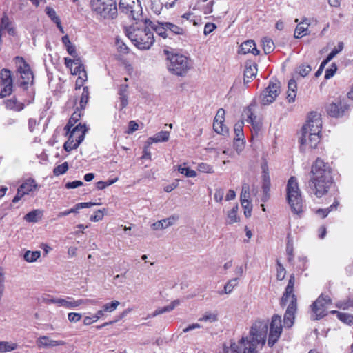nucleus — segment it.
<instances>
[{
	"instance_id": "b1692460",
	"label": "nucleus",
	"mask_w": 353,
	"mask_h": 353,
	"mask_svg": "<svg viewBox=\"0 0 353 353\" xmlns=\"http://www.w3.org/2000/svg\"><path fill=\"white\" fill-rule=\"evenodd\" d=\"M288 95L287 100L289 103H293L295 101L296 96L297 84L294 79H290L288 84Z\"/></svg>"
},
{
	"instance_id": "72a5a7b5",
	"label": "nucleus",
	"mask_w": 353,
	"mask_h": 353,
	"mask_svg": "<svg viewBox=\"0 0 353 353\" xmlns=\"http://www.w3.org/2000/svg\"><path fill=\"white\" fill-rule=\"evenodd\" d=\"M179 300H174L169 305H167V306H165L162 308H160V309H157L156 310L153 314H152V316H156L157 315H159V314H163L165 312H170L172 311V310H174V308L177 306L178 305H179Z\"/></svg>"
},
{
	"instance_id": "39448f33",
	"label": "nucleus",
	"mask_w": 353,
	"mask_h": 353,
	"mask_svg": "<svg viewBox=\"0 0 353 353\" xmlns=\"http://www.w3.org/2000/svg\"><path fill=\"white\" fill-rule=\"evenodd\" d=\"M90 7L103 19H114L117 16L116 0H91Z\"/></svg>"
},
{
	"instance_id": "6ab92c4d",
	"label": "nucleus",
	"mask_w": 353,
	"mask_h": 353,
	"mask_svg": "<svg viewBox=\"0 0 353 353\" xmlns=\"http://www.w3.org/2000/svg\"><path fill=\"white\" fill-rule=\"evenodd\" d=\"M6 108L14 112H20L24 108V104L17 100L16 97L3 101Z\"/></svg>"
},
{
	"instance_id": "0e129e2a",
	"label": "nucleus",
	"mask_w": 353,
	"mask_h": 353,
	"mask_svg": "<svg viewBox=\"0 0 353 353\" xmlns=\"http://www.w3.org/2000/svg\"><path fill=\"white\" fill-rule=\"evenodd\" d=\"M336 70H337V66H336V63H332L330 68H327L325 70V79H329L332 78L334 75Z\"/></svg>"
},
{
	"instance_id": "c85d7f7f",
	"label": "nucleus",
	"mask_w": 353,
	"mask_h": 353,
	"mask_svg": "<svg viewBox=\"0 0 353 353\" xmlns=\"http://www.w3.org/2000/svg\"><path fill=\"white\" fill-rule=\"evenodd\" d=\"M320 133L307 132V142L303 146L308 144L310 148H315L320 142Z\"/></svg>"
},
{
	"instance_id": "774afa93",
	"label": "nucleus",
	"mask_w": 353,
	"mask_h": 353,
	"mask_svg": "<svg viewBox=\"0 0 353 353\" xmlns=\"http://www.w3.org/2000/svg\"><path fill=\"white\" fill-rule=\"evenodd\" d=\"M81 314L77 312H70L68 315V320L71 323L79 322L81 320Z\"/></svg>"
},
{
	"instance_id": "ea45409f",
	"label": "nucleus",
	"mask_w": 353,
	"mask_h": 353,
	"mask_svg": "<svg viewBox=\"0 0 353 353\" xmlns=\"http://www.w3.org/2000/svg\"><path fill=\"white\" fill-rule=\"evenodd\" d=\"M41 212L39 210H33L26 214L24 219L28 222H37L41 218Z\"/></svg>"
},
{
	"instance_id": "4be33fe9",
	"label": "nucleus",
	"mask_w": 353,
	"mask_h": 353,
	"mask_svg": "<svg viewBox=\"0 0 353 353\" xmlns=\"http://www.w3.org/2000/svg\"><path fill=\"white\" fill-rule=\"evenodd\" d=\"M46 14L54 23L61 33H64L60 17L57 14L56 11L50 7H46Z\"/></svg>"
},
{
	"instance_id": "bb28decb",
	"label": "nucleus",
	"mask_w": 353,
	"mask_h": 353,
	"mask_svg": "<svg viewBox=\"0 0 353 353\" xmlns=\"http://www.w3.org/2000/svg\"><path fill=\"white\" fill-rule=\"evenodd\" d=\"M239 210V206L237 204H236L232 210L228 212L227 214V220L226 223L231 225L234 223L239 222L240 221L239 216L237 215V212Z\"/></svg>"
},
{
	"instance_id": "4468645a",
	"label": "nucleus",
	"mask_w": 353,
	"mask_h": 353,
	"mask_svg": "<svg viewBox=\"0 0 353 353\" xmlns=\"http://www.w3.org/2000/svg\"><path fill=\"white\" fill-rule=\"evenodd\" d=\"M21 61L23 65H20L18 68V71L21 74V81L19 83V85L21 88L24 90L27 89V85L30 82H32L33 80V74L28 64L24 62L23 59L21 58Z\"/></svg>"
},
{
	"instance_id": "a878e982",
	"label": "nucleus",
	"mask_w": 353,
	"mask_h": 353,
	"mask_svg": "<svg viewBox=\"0 0 353 353\" xmlns=\"http://www.w3.org/2000/svg\"><path fill=\"white\" fill-rule=\"evenodd\" d=\"M175 219L170 217L163 220L158 221L152 225V228L154 230H162L172 225Z\"/></svg>"
},
{
	"instance_id": "9d476101",
	"label": "nucleus",
	"mask_w": 353,
	"mask_h": 353,
	"mask_svg": "<svg viewBox=\"0 0 353 353\" xmlns=\"http://www.w3.org/2000/svg\"><path fill=\"white\" fill-rule=\"evenodd\" d=\"M281 316L274 314L270 324V332L268 335V345L272 347L279 340L283 331Z\"/></svg>"
},
{
	"instance_id": "c756f323",
	"label": "nucleus",
	"mask_w": 353,
	"mask_h": 353,
	"mask_svg": "<svg viewBox=\"0 0 353 353\" xmlns=\"http://www.w3.org/2000/svg\"><path fill=\"white\" fill-rule=\"evenodd\" d=\"M248 119L246 121L249 123H250L253 127V128L258 131L260 130L261 125L259 123H257L255 120L256 119V117L254 114V113L252 111V109L250 107H248V109L245 111Z\"/></svg>"
},
{
	"instance_id": "aec40b11",
	"label": "nucleus",
	"mask_w": 353,
	"mask_h": 353,
	"mask_svg": "<svg viewBox=\"0 0 353 353\" xmlns=\"http://www.w3.org/2000/svg\"><path fill=\"white\" fill-rule=\"evenodd\" d=\"M88 130V129L87 128L85 124H82L80 123L75 127L72 128L68 133L66 132V135H68L73 139L74 137H76V140L79 139V137L82 135L84 139Z\"/></svg>"
},
{
	"instance_id": "4d7b16f0",
	"label": "nucleus",
	"mask_w": 353,
	"mask_h": 353,
	"mask_svg": "<svg viewBox=\"0 0 353 353\" xmlns=\"http://www.w3.org/2000/svg\"><path fill=\"white\" fill-rule=\"evenodd\" d=\"M217 315L215 314L206 312L202 317L199 319L200 321H210L211 323L217 321Z\"/></svg>"
},
{
	"instance_id": "8fccbe9b",
	"label": "nucleus",
	"mask_w": 353,
	"mask_h": 353,
	"mask_svg": "<svg viewBox=\"0 0 353 353\" xmlns=\"http://www.w3.org/2000/svg\"><path fill=\"white\" fill-rule=\"evenodd\" d=\"M117 180H118V178H115L114 179L108 180L107 181H99L96 184L97 189L99 190H103L105 188H107L108 186L111 185L113 183H114Z\"/></svg>"
},
{
	"instance_id": "de8ad7c7",
	"label": "nucleus",
	"mask_w": 353,
	"mask_h": 353,
	"mask_svg": "<svg viewBox=\"0 0 353 353\" xmlns=\"http://www.w3.org/2000/svg\"><path fill=\"white\" fill-rule=\"evenodd\" d=\"M68 170V163L67 162H64L62 164L55 167L53 170V173L55 176H59L65 173Z\"/></svg>"
},
{
	"instance_id": "423d86ee",
	"label": "nucleus",
	"mask_w": 353,
	"mask_h": 353,
	"mask_svg": "<svg viewBox=\"0 0 353 353\" xmlns=\"http://www.w3.org/2000/svg\"><path fill=\"white\" fill-rule=\"evenodd\" d=\"M322 121L321 114L317 112H311L307 120V123L302 128V136L299 139L301 150H303V145L307 142V132L321 133Z\"/></svg>"
},
{
	"instance_id": "37998d69",
	"label": "nucleus",
	"mask_w": 353,
	"mask_h": 353,
	"mask_svg": "<svg viewBox=\"0 0 353 353\" xmlns=\"http://www.w3.org/2000/svg\"><path fill=\"white\" fill-rule=\"evenodd\" d=\"M224 122H216L213 123V129L214 130L220 134H225L228 132V130L227 127L223 124Z\"/></svg>"
},
{
	"instance_id": "4c0bfd02",
	"label": "nucleus",
	"mask_w": 353,
	"mask_h": 353,
	"mask_svg": "<svg viewBox=\"0 0 353 353\" xmlns=\"http://www.w3.org/2000/svg\"><path fill=\"white\" fill-rule=\"evenodd\" d=\"M243 125L244 123L243 121H239L234 125V130L236 135L235 139H236L237 141L242 139V138L244 137Z\"/></svg>"
},
{
	"instance_id": "49530a36",
	"label": "nucleus",
	"mask_w": 353,
	"mask_h": 353,
	"mask_svg": "<svg viewBox=\"0 0 353 353\" xmlns=\"http://www.w3.org/2000/svg\"><path fill=\"white\" fill-rule=\"evenodd\" d=\"M253 47H254V41H252V40L246 41L241 45L240 51L241 52L242 54H247V53H250V52H252L251 49Z\"/></svg>"
},
{
	"instance_id": "c9c22d12",
	"label": "nucleus",
	"mask_w": 353,
	"mask_h": 353,
	"mask_svg": "<svg viewBox=\"0 0 353 353\" xmlns=\"http://www.w3.org/2000/svg\"><path fill=\"white\" fill-rule=\"evenodd\" d=\"M41 256L40 251H26L23 254V259L28 263L35 262Z\"/></svg>"
},
{
	"instance_id": "603ef678",
	"label": "nucleus",
	"mask_w": 353,
	"mask_h": 353,
	"mask_svg": "<svg viewBox=\"0 0 353 353\" xmlns=\"http://www.w3.org/2000/svg\"><path fill=\"white\" fill-rule=\"evenodd\" d=\"M307 30V27L305 28L304 26H301L300 24H299L294 31V37L296 39L301 38L303 35L307 34V32H305Z\"/></svg>"
},
{
	"instance_id": "f3484780",
	"label": "nucleus",
	"mask_w": 353,
	"mask_h": 353,
	"mask_svg": "<svg viewBox=\"0 0 353 353\" xmlns=\"http://www.w3.org/2000/svg\"><path fill=\"white\" fill-rule=\"evenodd\" d=\"M177 0H151L152 9L156 13H159L163 7L172 8Z\"/></svg>"
},
{
	"instance_id": "6e6552de",
	"label": "nucleus",
	"mask_w": 353,
	"mask_h": 353,
	"mask_svg": "<svg viewBox=\"0 0 353 353\" xmlns=\"http://www.w3.org/2000/svg\"><path fill=\"white\" fill-rule=\"evenodd\" d=\"M119 9L134 21H139L141 17L142 7L139 0H120Z\"/></svg>"
},
{
	"instance_id": "393cba45",
	"label": "nucleus",
	"mask_w": 353,
	"mask_h": 353,
	"mask_svg": "<svg viewBox=\"0 0 353 353\" xmlns=\"http://www.w3.org/2000/svg\"><path fill=\"white\" fill-rule=\"evenodd\" d=\"M83 141V137L82 135H81L80 137H79V139L74 140L73 138L68 136V141H65V143L63 145L64 150L66 152H70L71 150L76 149L78 148V146L80 145V143Z\"/></svg>"
},
{
	"instance_id": "9b49d317",
	"label": "nucleus",
	"mask_w": 353,
	"mask_h": 353,
	"mask_svg": "<svg viewBox=\"0 0 353 353\" xmlns=\"http://www.w3.org/2000/svg\"><path fill=\"white\" fill-rule=\"evenodd\" d=\"M13 88V81L10 71L3 68L0 72V99L11 94Z\"/></svg>"
},
{
	"instance_id": "2eb2a0df",
	"label": "nucleus",
	"mask_w": 353,
	"mask_h": 353,
	"mask_svg": "<svg viewBox=\"0 0 353 353\" xmlns=\"http://www.w3.org/2000/svg\"><path fill=\"white\" fill-rule=\"evenodd\" d=\"M295 283V276L294 274H292L290 276V279L288 283V285L285 289V292L283 294L281 297L280 305L282 307H284L286 305L289 299H292V296L295 295L294 294V286Z\"/></svg>"
},
{
	"instance_id": "052dcab7",
	"label": "nucleus",
	"mask_w": 353,
	"mask_h": 353,
	"mask_svg": "<svg viewBox=\"0 0 353 353\" xmlns=\"http://www.w3.org/2000/svg\"><path fill=\"white\" fill-rule=\"evenodd\" d=\"M65 344L63 341H55L52 340L50 338L46 336V347H55L58 345H63Z\"/></svg>"
},
{
	"instance_id": "f704fd0d",
	"label": "nucleus",
	"mask_w": 353,
	"mask_h": 353,
	"mask_svg": "<svg viewBox=\"0 0 353 353\" xmlns=\"http://www.w3.org/2000/svg\"><path fill=\"white\" fill-rule=\"evenodd\" d=\"M169 132L161 131L160 132L157 133L154 137H150L149 140H151L152 142L154 143L165 142L169 140Z\"/></svg>"
},
{
	"instance_id": "dca6fc26",
	"label": "nucleus",
	"mask_w": 353,
	"mask_h": 353,
	"mask_svg": "<svg viewBox=\"0 0 353 353\" xmlns=\"http://www.w3.org/2000/svg\"><path fill=\"white\" fill-rule=\"evenodd\" d=\"M347 108V105L340 101L330 104L327 108V112L332 117H339L343 115Z\"/></svg>"
},
{
	"instance_id": "338daca9",
	"label": "nucleus",
	"mask_w": 353,
	"mask_h": 353,
	"mask_svg": "<svg viewBox=\"0 0 353 353\" xmlns=\"http://www.w3.org/2000/svg\"><path fill=\"white\" fill-rule=\"evenodd\" d=\"M103 216V212L101 210H98L94 212V214L90 216V219L91 221L97 222L102 220Z\"/></svg>"
},
{
	"instance_id": "f03ea898",
	"label": "nucleus",
	"mask_w": 353,
	"mask_h": 353,
	"mask_svg": "<svg viewBox=\"0 0 353 353\" xmlns=\"http://www.w3.org/2000/svg\"><path fill=\"white\" fill-rule=\"evenodd\" d=\"M268 330V321H256L251 327L249 336H243L239 340L243 353H260L259 350L266 343Z\"/></svg>"
},
{
	"instance_id": "1a4fd4ad",
	"label": "nucleus",
	"mask_w": 353,
	"mask_h": 353,
	"mask_svg": "<svg viewBox=\"0 0 353 353\" xmlns=\"http://www.w3.org/2000/svg\"><path fill=\"white\" fill-rule=\"evenodd\" d=\"M331 304V298L328 295L321 294L310 305L312 319L313 320H320L327 316V306Z\"/></svg>"
},
{
	"instance_id": "0eeeda50",
	"label": "nucleus",
	"mask_w": 353,
	"mask_h": 353,
	"mask_svg": "<svg viewBox=\"0 0 353 353\" xmlns=\"http://www.w3.org/2000/svg\"><path fill=\"white\" fill-rule=\"evenodd\" d=\"M168 59L170 61L168 66L169 70L177 76L185 75L192 68L191 60L183 54H172Z\"/></svg>"
},
{
	"instance_id": "5fc2aeb1",
	"label": "nucleus",
	"mask_w": 353,
	"mask_h": 353,
	"mask_svg": "<svg viewBox=\"0 0 353 353\" xmlns=\"http://www.w3.org/2000/svg\"><path fill=\"white\" fill-rule=\"evenodd\" d=\"M116 46L119 52L123 54H128L129 52L128 47L119 39H116Z\"/></svg>"
},
{
	"instance_id": "5701e85b",
	"label": "nucleus",
	"mask_w": 353,
	"mask_h": 353,
	"mask_svg": "<svg viewBox=\"0 0 353 353\" xmlns=\"http://www.w3.org/2000/svg\"><path fill=\"white\" fill-rule=\"evenodd\" d=\"M93 302L90 299H78L74 300L71 297H67L64 307L68 309L75 308L82 304H89Z\"/></svg>"
},
{
	"instance_id": "cd10ccee",
	"label": "nucleus",
	"mask_w": 353,
	"mask_h": 353,
	"mask_svg": "<svg viewBox=\"0 0 353 353\" xmlns=\"http://www.w3.org/2000/svg\"><path fill=\"white\" fill-rule=\"evenodd\" d=\"M163 26H165V30L168 32L176 35H184L185 34V30L183 28L170 22L162 23Z\"/></svg>"
},
{
	"instance_id": "e433bc0d",
	"label": "nucleus",
	"mask_w": 353,
	"mask_h": 353,
	"mask_svg": "<svg viewBox=\"0 0 353 353\" xmlns=\"http://www.w3.org/2000/svg\"><path fill=\"white\" fill-rule=\"evenodd\" d=\"M238 285V278H234L229 280L224 286L223 290L220 292V294H230L235 286Z\"/></svg>"
},
{
	"instance_id": "680f3d73",
	"label": "nucleus",
	"mask_w": 353,
	"mask_h": 353,
	"mask_svg": "<svg viewBox=\"0 0 353 353\" xmlns=\"http://www.w3.org/2000/svg\"><path fill=\"white\" fill-rule=\"evenodd\" d=\"M250 195L249 186L247 184H244L242 187V191L240 196L241 201H249L248 199Z\"/></svg>"
},
{
	"instance_id": "c03bdc74",
	"label": "nucleus",
	"mask_w": 353,
	"mask_h": 353,
	"mask_svg": "<svg viewBox=\"0 0 353 353\" xmlns=\"http://www.w3.org/2000/svg\"><path fill=\"white\" fill-rule=\"evenodd\" d=\"M89 99V90L87 86L83 87V92L81 96L80 99V108L81 110H83L85 108V105Z\"/></svg>"
},
{
	"instance_id": "7c9ffc66",
	"label": "nucleus",
	"mask_w": 353,
	"mask_h": 353,
	"mask_svg": "<svg viewBox=\"0 0 353 353\" xmlns=\"http://www.w3.org/2000/svg\"><path fill=\"white\" fill-rule=\"evenodd\" d=\"M261 43L265 54H268L274 50V43L272 39L269 37H263L261 39Z\"/></svg>"
},
{
	"instance_id": "58836bf2",
	"label": "nucleus",
	"mask_w": 353,
	"mask_h": 353,
	"mask_svg": "<svg viewBox=\"0 0 353 353\" xmlns=\"http://www.w3.org/2000/svg\"><path fill=\"white\" fill-rule=\"evenodd\" d=\"M17 344L8 341H0V352H8L16 350Z\"/></svg>"
},
{
	"instance_id": "7ed1b4c3",
	"label": "nucleus",
	"mask_w": 353,
	"mask_h": 353,
	"mask_svg": "<svg viewBox=\"0 0 353 353\" xmlns=\"http://www.w3.org/2000/svg\"><path fill=\"white\" fill-rule=\"evenodd\" d=\"M126 35L140 50H148L154 42L153 32L150 29H141L132 26L126 30Z\"/></svg>"
},
{
	"instance_id": "bf43d9fd",
	"label": "nucleus",
	"mask_w": 353,
	"mask_h": 353,
	"mask_svg": "<svg viewBox=\"0 0 353 353\" xmlns=\"http://www.w3.org/2000/svg\"><path fill=\"white\" fill-rule=\"evenodd\" d=\"M119 305V302L118 301H113L111 303H106L103 305V311L111 312L116 310L117 306Z\"/></svg>"
},
{
	"instance_id": "a19ab883",
	"label": "nucleus",
	"mask_w": 353,
	"mask_h": 353,
	"mask_svg": "<svg viewBox=\"0 0 353 353\" xmlns=\"http://www.w3.org/2000/svg\"><path fill=\"white\" fill-rule=\"evenodd\" d=\"M270 185L271 183H262V196L261 201L267 202L270 198Z\"/></svg>"
},
{
	"instance_id": "a211bd4d",
	"label": "nucleus",
	"mask_w": 353,
	"mask_h": 353,
	"mask_svg": "<svg viewBox=\"0 0 353 353\" xmlns=\"http://www.w3.org/2000/svg\"><path fill=\"white\" fill-rule=\"evenodd\" d=\"M257 65L254 63H247L244 70V83H248L251 81L253 77L256 75Z\"/></svg>"
},
{
	"instance_id": "69168bd1",
	"label": "nucleus",
	"mask_w": 353,
	"mask_h": 353,
	"mask_svg": "<svg viewBox=\"0 0 353 353\" xmlns=\"http://www.w3.org/2000/svg\"><path fill=\"white\" fill-rule=\"evenodd\" d=\"M87 79H88L87 73L83 72V76H79L78 77V79H77L76 83H75V89L76 90L80 89L83 86L84 82L87 81Z\"/></svg>"
},
{
	"instance_id": "ddd939ff",
	"label": "nucleus",
	"mask_w": 353,
	"mask_h": 353,
	"mask_svg": "<svg viewBox=\"0 0 353 353\" xmlns=\"http://www.w3.org/2000/svg\"><path fill=\"white\" fill-rule=\"evenodd\" d=\"M297 310V299L296 295L292 296L283 317V324L285 327H291L294 324L295 314Z\"/></svg>"
},
{
	"instance_id": "864d4df0",
	"label": "nucleus",
	"mask_w": 353,
	"mask_h": 353,
	"mask_svg": "<svg viewBox=\"0 0 353 353\" xmlns=\"http://www.w3.org/2000/svg\"><path fill=\"white\" fill-rule=\"evenodd\" d=\"M285 273L286 272L283 265L279 261H277V279L279 281H282L283 279H284Z\"/></svg>"
},
{
	"instance_id": "473e14b6",
	"label": "nucleus",
	"mask_w": 353,
	"mask_h": 353,
	"mask_svg": "<svg viewBox=\"0 0 353 353\" xmlns=\"http://www.w3.org/2000/svg\"><path fill=\"white\" fill-rule=\"evenodd\" d=\"M81 117V112L78 111H75L70 118L69 119L68 122L66 125L64 127V130L68 133L70 129L76 124V123L79 120Z\"/></svg>"
},
{
	"instance_id": "f8f14e48",
	"label": "nucleus",
	"mask_w": 353,
	"mask_h": 353,
	"mask_svg": "<svg viewBox=\"0 0 353 353\" xmlns=\"http://www.w3.org/2000/svg\"><path fill=\"white\" fill-rule=\"evenodd\" d=\"M280 88L279 82H270L269 85L261 94V103L267 105L274 101L280 92Z\"/></svg>"
},
{
	"instance_id": "f257e3e1",
	"label": "nucleus",
	"mask_w": 353,
	"mask_h": 353,
	"mask_svg": "<svg viewBox=\"0 0 353 353\" xmlns=\"http://www.w3.org/2000/svg\"><path fill=\"white\" fill-rule=\"evenodd\" d=\"M310 174L308 187L318 198L325 195L334 183L332 168L319 157L312 163Z\"/></svg>"
},
{
	"instance_id": "09e8293b",
	"label": "nucleus",
	"mask_w": 353,
	"mask_h": 353,
	"mask_svg": "<svg viewBox=\"0 0 353 353\" xmlns=\"http://www.w3.org/2000/svg\"><path fill=\"white\" fill-rule=\"evenodd\" d=\"M178 171L188 177H195L196 176V172L194 170L189 168H183L181 165L179 166Z\"/></svg>"
},
{
	"instance_id": "13d9d810",
	"label": "nucleus",
	"mask_w": 353,
	"mask_h": 353,
	"mask_svg": "<svg viewBox=\"0 0 353 353\" xmlns=\"http://www.w3.org/2000/svg\"><path fill=\"white\" fill-rule=\"evenodd\" d=\"M228 348V347H226ZM242 346L239 344V342L236 343L233 341H230V345L228 347L229 352L231 353H241Z\"/></svg>"
},
{
	"instance_id": "2f4dec72",
	"label": "nucleus",
	"mask_w": 353,
	"mask_h": 353,
	"mask_svg": "<svg viewBox=\"0 0 353 353\" xmlns=\"http://www.w3.org/2000/svg\"><path fill=\"white\" fill-rule=\"evenodd\" d=\"M136 24L139 25L137 27H139L141 29H150L151 31L154 30V28L158 26L148 19H142V17L140 18L139 21H137Z\"/></svg>"
},
{
	"instance_id": "3c124183",
	"label": "nucleus",
	"mask_w": 353,
	"mask_h": 353,
	"mask_svg": "<svg viewBox=\"0 0 353 353\" xmlns=\"http://www.w3.org/2000/svg\"><path fill=\"white\" fill-rule=\"evenodd\" d=\"M336 305L339 309L348 310L350 307H353V299L340 301Z\"/></svg>"
},
{
	"instance_id": "412c9836",
	"label": "nucleus",
	"mask_w": 353,
	"mask_h": 353,
	"mask_svg": "<svg viewBox=\"0 0 353 353\" xmlns=\"http://www.w3.org/2000/svg\"><path fill=\"white\" fill-rule=\"evenodd\" d=\"M2 30H7L10 35L14 36L15 34V28L12 26V22L9 19L6 14H3L0 23V34H2Z\"/></svg>"
},
{
	"instance_id": "6e6d98bb",
	"label": "nucleus",
	"mask_w": 353,
	"mask_h": 353,
	"mask_svg": "<svg viewBox=\"0 0 353 353\" xmlns=\"http://www.w3.org/2000/svg\"><path fill=\"white\" fill-rule=\"evenodd\" d=\"M312 70L309 65L302 64L298 68L297 72L303 77L307 76Z\"/></svg>"
},
{
	"instance_id": "e2e57ef3",
	"label": "nucleus",
	"mask_w": 353,
	"mask_h": 353,
	"mask_svg": "<svg viewBox=\"0 0 353 353\" xmlns=\"http://www.w3.org/2000/svg\"><path fill=\"white\" fill-rule=\"evenodd\" d=\"M154 31L161 37L166 38L168 37V30H165V26L161 23L157 28H154Z\"/></svg>"
},
{
	"instance_id": "a18cd8bd",
	"label": "nucleus",
	"mask_w": 353,
	"mask_h": 353,
	"mask_svg": "<svg viewBox=\"0 0 353 353\" xmlns=\"http://www.w3.org/2000/svg\"><path fill=\"white\" fill-rule=\"evenodd\" d=\"M339 319L348 325H353V314L344 312L339 313Z\"/></svg>"
},
{
	"instance_id": "20e7f679",
	"label": "nucleus",
	"mask_w": 353,
	"mask_h": 353,
	"mask_svg": "<svg viewBox=\"0 0 353 353\" xmlns=\"http://www.w3.org/2000/svg\"><path fill=\"white\" fill-rule=\"evenodd\" d=\"M286 199L294 214H299L303 212V199L297 179L291 176L286 186Z\"/></svg>"
},
{
	"instance_id": "79ce46f5",
	"label": "nucleus",
	"mask_w": 353,
	"mask_h": 353,
	"mask_svg": "<svg viewBox=\"0 0 353 353\" xmlns=\"http://www.w3.org/2000/svg\"><path fill=\"white\" fill-rule=\"evenodd\" d=\"M20 191H24L26 194L31 192L36 187L34 180H28L23 183L20 186Z\"/></svg>"
}]
</instances>
